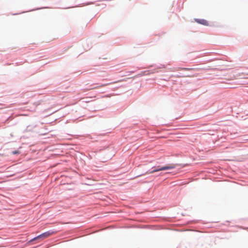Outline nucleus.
Segmentation results:
<instances>
[{
    "mask_svg": "<svg viewBox=\"0 0 248 248\" xmlns=\"http://www.w3.org/2000/svg\"><path fill=\"white\" fill-rule=\"evenodd\" d=\"M196 21L198 23H200L201 24H202L204 26H208L209 24L207 20L204 19H196Z\"/></svg>",
    "mask_w": 248,
    "mask_h": 248,
    "instance_id": "nucleus-3",
    "label": "nucleus"
},
{
    "mask_svg": "<svg viewBox=\"0 0 248 248\" xmlns=\"http://www.w3.org/2000/svg\"><path fill=\"white\" fill-rule=\"evenodd\" d=\"M193 69H194L193 68H190L178 67V68H173L171 69V71H178V70H192Z\"/></svg>",
    "mask_w": 248,
    "mask_h": 248,
    "instance_id": "nucleus-4",
    "label": "nucleus"
},
{
    "mask_svg": "<svg viewBox=\"0 0 248 248\" xmlns=\"http://www.w3.org/2000/svg\"><path fill=\"white\" fill-rule=\"evenodd\" d=\"M175 77L176 78H182V77H191L192 76H179V75H177V76H175Z\"/></svg>",
    "mask_w": 248,
    "mask_h": 248,
    "instance_id": "nucleus-5",
    "label": "nucleus"
},
{
    "mask_svg": "<svg viewBox=\"0 0 248 248\" xmlns=\"http://www.w3.org/2000/svg\"><path fill=\"white\" fill-rule=\"evenodd\" d=\"M97 88V87H94V88H92V89H95V88Z\"/></svg>",
    "mask_w": 248,
    "mask_h": 248,
    "instance_id": "nucleus-9",
    "label": "nucleus"
},
{
    "mask_svg": "<svg viewBox=\"0 0 248 248\" xmlns=\"http://www.w3.org/2000/svg\"><path fill=\"white\" fill-rule=\"evenodd\" d=\"M12 153H13V154L15 155V154H19V152L18 151H13L12 152Z\"/></svg>",
    "mask_w": 248,
    "mask_h": 248,
    "instance_id": "nucleus-6",
    "label": "nucleus"
},
{
    "mask_svg": "<svg viewBox=\"0 0 248 248\" xmlns=\"http://www.w3.org/2000/svg\"><path fill=\"white\" fill-rule=\"evenodd\" d=\"M53 234H54L53 232L47 231L34 238L32 240H35L39 238L43 239L52 235Z\"/></svg>",
    "mask_w": 248,
    "mask_h": 248,
    "instance_id": "nucleus-2",
    "label": "nucleus"
},
{
    "mask_svg": "<svg viewBox=\"0 0 248 248\" xmlns=\"http://www.w3.org/2000/svg\"><path fill=\"white\" fill-rule=\"evenodd\" d=\"M175 167V165L174 164H171V165H168L164 167H158L157 169L154 170L152 171H151L150 173H153L157 171H161V170H170L174 169Z\"/></svg>",
    "mask_w": 248,
    "mask_h": 248,
    "instance_id": "nucleus-1",
    "label": "nucleus"
},
{
    "mask_svg": "<svg viewBox=\"0 0 248 248\" xmlns=\"http://www.w3.org/2000/svg\"><path fill=\"white\" fill-rule=\"evenodd\" d=\"M125 79H122L121 80H119V81H125Z\"/></svg>",
    "mask_w": 248,
    "mask_h": 248,
    "instance_id": "nucleus-8",
    "label": "nucleus"
},
{
    "mask_svg": "<svg viewBox=\"0 0 248 248\" xmlns=\"http://www.w3.org/2000/svg\"><path fill=\"white\" fill-rule=\"evenodd\" d=\"M109 84H109V83H108V84H106L101 85H100V86H98V87H104V86H107V85H109Z\"/></svg>",
    "mask_w": 248,
    "mask_h": 248,
    "instance_id": "nucleus-7",
    "label": "nucleus"
}]
</instances>
